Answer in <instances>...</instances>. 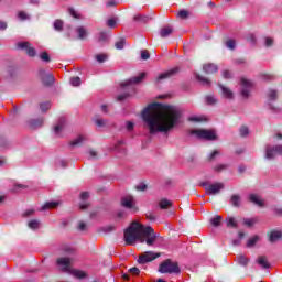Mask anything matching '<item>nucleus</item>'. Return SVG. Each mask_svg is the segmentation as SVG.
Segmentation results:
<instances>
[{
  "label": "nucleus",
  "mask_w": 282,
  "mask_h": 282,
  "mask_svg": "<svg viewBox=\"0 0 282 282\" xmlns=\"http://www.w3.org/2000/svg\"><path fill=\"white\" fill-rule=\"evenodd\" d=\"M145 129L151 135L169 133L182 120V110L175 106L151 104L141 113Z\"/></svg>",
  "instance_id": "1"
},
{
  "label": "nucleus",
  "mask_w": 282,
  "mask_h": 282,
  "mask_svg": "<svg viewBox=\"0 0 282 282\" xmlns=\"http://www.w3.org/2000/svg\"><path fill=\"white\" fill-rule=\"evenodd\" d=\"M158 239V234L153 232V227L144 226L140 223H132L124 230V241L126 246H133L135 241L140 243H147V246H153Z\"/></svg>",
  "instance_id": "2"
},
{
  "label": "nucleus",
  "mask_w": 282,
  "mask_h": 282,
  "mask_svg": "<svg viewBox=\"0 0 282 282\" xmlns=\"http://www.w3.org/2000/svg\"><path fill=\"white\" fill-rule=\"evenodd\" d=\"M159 272L161 274H180V265L171 260H165L159 265Z\"/></svg>",
  "instance_id": "3"
},
{
  "label": "nucleus",
  "mask_w": 282,
  "mask_h": 282,
  "mask_svg": "<svg viewBox=\"0 0 282 282\" xmlns=\"http://www.w3.org/2000/svg\"><path fill=\"white\" fill-rule=\"evenodd\" d=\"M147 77V73H140L135 77H131L130 79L124 80L121 83L122 89H128V91H133V85H138V83H142Z\"/></svg>",
  "instance_id": "4"
},
{
  "label": "nucleus",
  "mask_w": 282,
  "mask_h": 282,
  "mask_svg": "<svg viewBox=\"0 0 282 282\" xmlns=\"http://www.w3.org/2000/svg\"><path fill=\"white\" fill-rule=\"evenodd\" d=\"M193 135H197L199 140H217V132L215 130L196 129L192 130Z\"/></svg>",
  "instance_id": "5"
},
{
  "label": "nucleus",
  "mask_w": 282,
  "mask_h": 282,
  "mask_svg": "<svg viewBox=\"0 0 282 282\" xmlns=\"http://www.w3.org/2000/svg\"><path fill=\"white\" fill-rule=\"evenodd\" d=\"M160 252L145 251L139 256L138 263L144 265L145 263H151V261H155V259L160 258Z\"/></svg>",
  "instance_id": "6"
},
{
  "label": "nucleus",
  "mask_w": 282,
  "mask_h": 282,
  "mask_svg": "<svg viewBox=\"0 0 282 282\" xmlns=\"http://www.w3.org/2000/svg\"><path fill=\"white\" fill-rule=\"evenodd\" d=\"M56 265L61 272H66L69 274L72 272V258L62 257L56 260Z\"/></svg>",
  "instance_id": "7"
},
{
  "label": "nucleus",
  "mask_w": 282,
  "mask_h": 282,
  "mask_svg": "<svg viewBox=\"0 0 282 282\" xmlns=\"http://www.w3.org/2000/svg\"><path fill=\"white\" fill-rule=\"evenodd\" d=\"M278 155H282V144L271 147L267 145L265 147V159L267 160H274Z\"/></svg>",
  "instance_id": "8"
},
{
  "label": "nucleus",
  "mask_w": 282,
  "mask_h": 282,
  "mask_svg": "<svg viewBox=\"0 0 282 282\" xmlns=\"http://www.w3.org/2000/svg\"><path fill=\"white\" fill-rule=\"evenodd\" d=\"M121 206L133 213H138V206H135V199L133 196H124L121 198Z\"/></svg>",
  "instance_id": "9"
},
{
  "label": "nucleus",
  "mask_w": 282,
  "mask_h": 282,
  "mask_svg": "<svg viewBox=\"0 0 282 282\" xmlns=\"http://www.w3.org/2000/svg\"><path fill=\"white\" fill-rule=\"evenodd\" d=\"M241 96L242 98H250V94L252 91L253 84L250 79L242 78L241 79Z\"/></svg>",
  "instance_id": "10"
},
{
  "label": "nucleus",
  "mask_w": 282,
  "mask_h": 282,
  "mask_svg": "<svg viewBox=\"0 0 282 282\" xmlns=\"http://www.w3.org/2000/svg\"><path fill=\"white\" fill-rule=\"evenodd\" d=\"M207 195H217L224 191V183H214L205 187Z\"/></svg>",
  "instance_id": "11"
},
{
  "label": "nucleus",
  "mask_w": 282,
  "mask_h": 282,
  "mask_svg": "<svg viewBox=\"0 0 282 282\" xmlns=\"http://www.w3.org/2000/svg\"><path fill=\"white\" fill-rule=\"evenodd\" d=\"M268 239L270 243H276V241H282V230L272 229L268 232Z\"/></svg>",
  "instance_id": "12"
},
{
  "label": "nucleus",
  "mask_w": 282,
  "mask_h": 282,
  "mask_svg": "<svg viewBox=\"0 0 282 282\" xmlns=\"http://www.w3.org/2000/svg\"><path fill=\"white\" fill-rule=\"evenodd\" d=\"M17 46L19 47V50H25L28 56H31V57L36 56V50L32 47V44H30V42H20L17 44Z\"/></svg>",
  "instance_id": "13"
},
{
  "label": "nucleus",
  "mask_w": 282,
  "mask_h": 282,
  "mask_svg": "<svg viewBox=\"0 0 282 282\" xmlns=\"http://www.w3.org/2000/svg\"><path fill=\"white\" fill-rule=\"evenodd\" d=\"M177 72H180V69L177 68H172L170 70H166L164 73H161L158 77H156V83H162V80H166V78H173V76H175V74H177Z\"/></svg>",
  "instance_id": "14"
},
{
  "label": "nucleus",
  "mask_w": 282,
  "mask_h": 282,
  "mask_svg": "<svg viewBox=\"0 0 282 282\" xmlns=\"http://www.w3.org/2000/svg\"><path fill=\"white\" fill-rule=\"evenodd\" d=\"M75 32L77 34V39H79V41H85V39H87V36H89V32L87 31L86 26L79 25L75 29Z\"/></svg>",
  "instance_id": "15"
},
{
  "label": "nucleus",
  "mask_w": 282,
  "mask_h": 282,
  "mask_svg": "<svg viewBox=\"0 0 282 282\" xmlns=\"http://www.w3.org/2000/svg\"><path fill=\"white\" fill-rule=\"evenodd\" d=\"M40 76H41L44 85H47V86L54 85V75H52L50 73L45 75V70L42 69V70H40Z\"/></svg>",
  "instance_id": "16"
},
{
  "label": "nucleus",
  "mask_w": 282,
  "mask_h": 282,
  "mask_svg": "<svg viewBox=\"0 0 282 282\" xmlns=\"http://www.w3.org/2000/svg\"><path fill=\"white\" fill-rule=\"evenodd\" d=\"M54 134L61 138V133L65 131V119H59L58 123L54 126Z\"/></svg>",
  "instance_id": "17"
},
{
  "label": "nucleus",
  "mask_w": 282,
  "mask_h": 282,
  "mask_svg": "<svg viewBox=\"0 0 282 282\" xmlns=\"http://www.w3.org/2000/svg\"><path fill=\"white\" fill-rule=\"evenodd\" d=\"M205 74H217L219 72V67L216 64H205L203 66Z\"/></svg>",
  "instance_id": "18"
},
{
  "label": "nucleus",
  "mask_w": 282,
  "mask_h": 282,
  "mask_svg": "<svg viewBox=\"0 0 282 282\" xmlns=\"http://www.w3.org/2000/svg\"><path fill=\"white\" fill-rule=\"evenodd\" d=\"M68 274H72L75 279H87V272L78 269H70Z\"/></svg>",
  "instance_id": "19"
},
{
  "label": "nucleus",
  "mask_w": 282,
  "mask_h": 282,
  "mask_svg": "<svg viewBox=\"0 0 282 282\" xmlns=\"http://www.w3.org/2000/svg\"><path fill=\"white\" fill-rule=\"evenodd\" d=\"M93 121L95 122L96 127L102 129V127H107L108 121L107 119L101 118L100 116H95Z\"/></svg>",
  "instance_id": "20"
},
{
  "label": "nucleus",
  "mask_w": 282,
  "mask_h": 282,
  "mask_svg": "<svg viewBox=\"0 0 282 282\" xmlns=\"http://www.w3.org/2000/svg\"><path fill=\"white\" fill-rule=\"evenodd\" d=\"M43 118H39V119H31L29 121V127H31V129H40V127H43Z\"/></svg>",
  "instance_id": "21"
},
{
  "label": "nucleus",
  "mask_w": 282,
  "mask_h": 282,
  "mask_svg": "<svg viewBox=\"0 0 282 282\" xmlns=\"http://www.w3.org/2000/svg\"><path fill=\"white\" fill-rule=\"evenodd\" d=\"M171 34H173V26H164L160 30L161 39H166L167 36H171Z\"/></svg>",
  "instance_id": "22"
},
{
  "label": "nucleus",
  "mask_w": 282,
  "mask_h": 282,
  "mask_svg": "<svg viewBox=\"0 0 282 282\" xmlns=\"http://www.w3.org/2000/svg\"><path fill=\"white\" fill-rule=\"evenodd\" d=\"M250 202H252V204H256V206H259L260 208H262L263 206V200L261 199V197L257 194H251L249 196Z\"/></svg>",
  "instance_id": "23"
},
{
  "label": "nucleus",
  "mask_w": 282,
  "mask_h": 282,
  "mask_svg": "<svg viewBox=\"0 0 282 282\" xmlns=\"http://www.w3.org/2000/svg\"><path fill=\"white\" fill-rule=\"evenodd\" d=\"M59 206H61V202H47L41 207V210H47L50 208H58Z\"/></svg>",
  "instance_id": "24"
},
{
  "label": "nucleus",
  "mask_w": 282,
  "mask_h": 282,
  "mask_svg": "<svg viewBox=\"0 0 282 282\" xmlns=\"http://www.w3.org/2000/svg\"><path fill=\"white\" fill-rule=\"evenodd\" d=\"M28 227L31 230H39L41 228V221L39 219H32L28 223Z\"/></svg>",
  "instance_id": "25"
},
{
  "label": "nucleus",
  "mask_w": 282,
  "mask_h": 282,
  "mask_svg": "<svg viewBox=\"0 0 282 282\" xmlns=\"http://www.w3.org/2000/svg\"><path fill=\"white\" fill-rule=\"evenodd\" d=\"M85 137L79 135L76 139H74L73 141H70V147H80L83 144V142H85Z\"/></svg>",
  "instance_id": "26"
},
{
  "label": "nucleus",
  "mask_w": 282,
  "mask_h": 282,
  "mask_svg": "<svg viewBox=\"0 0 282 282\" xmlns=\"http://www.w3.org/2000/svg\"><path fill=\"white\" fill-rule=\"evenodd\" d=\"M220 89L225 98H229V99L232 98L234 94L231 93L230 88H227L226 86L220 85Z\"/></svg>",
  "instance_id": "27"
},
{
  "label": "nucleus",
  "mask_w": 282,
  "mask_h": 282,
  "mask_svg": "<svg viewBox=\"0 0 282 282\" xmlns=\"http://www.w3.org/2000/svg\"><path fill=\"white\" fill-rule=\"evenodd\" d=\"M124 45H127V40H124V37H120V39L115 43L116 50H124Z\"/></svg>",
  "instance_id": "28"
},
{
  "label": "nucleus",
  "mask_w": 282,
  "mask_h": 282,
  "mask_svg": "<svg viewBox=\"0 0 282 282\" xmlns=\"http://www.w3.org/2000/svg\"><path fill=\"white\" fill-rule=\"evenodd\" d=\"M258 263H259V265H261V268H264V269L270 268V263L268 262V258H265L263 256L258 259Z\"/></svg>",
  "instance_id": "29"
},
{
  "label": "nucleus",
  "mask_w": 282,
  "mask_h": 282,
  "mask_svg": "<svg viewBox=\"0 0 282 282\" xmlns=\"http://www.w3.org/2000/svg\"><path fill=\"white\" fill-rule=\"evenodd\" d=\"M171 206H173V203L166 198L161 199L160 202V208L162 209H166V208H171Z\"/></svg>",
  "instance_id": "30"
},
{
  "label": "nucleus",
  "mask_w": 282,
  "mask_h": 282,
  "mask_svg": "<svg viewBox=\"0 0 282 282\" xmlns=\"http://www.w3.org/2000/svg\"><path fill=\"white\" fill-rule=\"evenodd\" d=\"M259 236H253L248 239L247 241V248H252V246L257 245L259 242Z\"/></svg>",
  "instance_id": "31"
},
{
  "label": "nucleus",
  "mask_w": 282,
  "mask_h": 282,
  "mask_svg": "<svg viewBox=\"0 0 282 282\" xmlns=\"http://www.w3.org/2000/svg\"><path fill=\"white\" fill-rule=\"evenodd\" d=\"M227 228H237V220L232 217L226 218Z\"/></svg>",
  "instance_id": "32"
},
{
  "label": "nucleus",
  "mask_w": 282,
  "mask_h": 282,
  "mask_svg": "<svg viewBox=\"0 0 282 282\" xmlns=\"http://www.w3.org/2000/svg\"><path fill=\"white\" fill-rule=\"evenodd\" d=\"M243 224L247 226V228H252V226L257 224V218H245Z\"/></svg>",
  "instance_id": "33"
},
{
  "label": "nucleus",
  "mask_w": 282,
  "mask_h": 282,
  "mask_svg": "<svg viewBox=\"0 0 282 282\" xmlns=\"http://www.w3.org/2000/svg\"><path fill=\"white\" fill-rule=\"evenodd\" d=\"M53 28L57 32H63V22H62V20H55L54 23H53Z\"/></svg>",
  "instance_id": "34"
},
{
  "label": "nucleus",
  "mask_w": 282,
  "mask_h": 282,
  "mask_svg": "<svg viewBox=\"0 0 282 282\" xmlns=\"http://www.w3.org/2000/svg\"><path fill=\"white\" fill-rule=\"evenodd\" d=\"M231 205L236 207L241 206V198L239 197V195L231 196Z\"/></svg>",
  "instance_id": "35"
},
{
  "label": "nucleus",
  "mask_w": 282,
  "mask_h": 282,
  "mask_svg": "<svg viewBox=\"0 0 282 282\" xmlns=\"http://www.w3.org/2000/svg\"><path fill=\"white\" fill-rule=\"evenodd\" d=\"M189 122H204L206 118L204 116H192L188 118Z\"/></svg>",
  "instance_id": "36"
},
{
  "label": "nucleus",
  "mask_w": 282,
  "mask_h": 282,
  "mask_svg": "<svg viewBox=\"0 0 282 282\" xmlns=\"http://www.w3.org/2000/svg\"><path fill=\"white\" fill-rule=\"evenodd\" d=\"M95 58H96L97 63H105V61H107L108 56H107V54L101 53V54H97L95 56Z\"/></svg>",
  "instance_id": "37"
},
{
  "label": "nucleus",
  "mask_w": 282,
  "mask_h": 282,
  "mask_svg": "<svg viewBox=\"0 0 282 282\" xmlns=\"http://www.w3.org/2000/svg\"><path fill=\"white\" fill-rule=\"evenodd\" d=\"M197 80H199V83H202V85L205 86H209L210 85V80H208V78L206 77H202V75H196Z\"/></svg>",
  "instance_id": "38"
},
{
  "label": "nucleus",
  "mask_w": 282,
  "mask_h": 282,
  "mask_svg": "<svg viewBox=\"0 0 282 282\" xmlns=\"http://www.w3.org/2000/svg\"><path fill=\"white\" fill-rule=\"evenodd\" d=\"M226 169H228L227 164H218L214 166L215 173H221V171H226Z\"/></svg>",
  "instance_id": "39"
},
{
  "label": "nucleus",
  "mask_w": 282,
  "mask_h": 282,
  "mask_svg": "<svg viewBox=\"0 0 282 282\" xmlns=\"http://www.w3.org/2000/svg\"><path fill=\"white\" fill-rule=\"evenodd\" d=\"M210 224L212 226H215V227L219 226V224H221V216H216L212 218Z\"/></svg>",
  "instance_id": "40"
},
{
  "label": "nucleus",
  "mask_w": 282,
  "mask_h": 282,
  "mask_svg": "<svg viewBox=\"0 0 282 282\" xmlns=\"http://www.w3.org/2000/svg\"><path fill=\"white\" fill-rule=\"evenodd\" d=\"M18 19H20V21H28V19H30V15L24 11H20L18 13Z\"/></svg>",
  "instance_id": "41"
},
{
  "label": "nucleus",
  "mask_w": 282,
  "mask_h": 282,
  "mask_svg": "<svg viewBox=\"0 0 282 282\" xmlns=\"http://www.w3.org/2000/svg\"><path fill=\"white\" fill-rule=\"evenodd\" d=\"M70 85H73V87H80V77H72Z\"/></svg>",
  "instance_id": "42"
},
{
  "label": "nucleus",
  "mask_w": 282,
  "mask_h": 282,
  "mask_svg": "<svg viewBox=\"0 0 282 282\" xmlns=\"http://www.w3.org/2000/svg\"><path fill=\"white\" fill-rule=\"evenodd\" d=\"M249 133H250V130L248 129V127L242 126L240 128V135H241V138H246Z\"/></svg>",
  "instance_id": "43"
},
{
  "label": "nucleus",
  "mask_w": 282,
  "mask_h": 282,
  "mask_svg": "<svg viewBox=\"0 0 282 282\" xmlns=\"http://www.w3.org/2000/svg\"><path fill=\"white\" fill-rule=\"evenodd\" d=\"M248 258H246V256H240L239 258H238V263L240 264V265H248Z\"/></svg>",
  "instance_id": "44"
},
{
  "label": "nucleus",
  "mask_w": 282,
  "mask_h": 282,
  "mask_svg": "<svg viewBox=\"0 0 282 282\" xmlns=\"http://www.w3.org/2000/svg\"><path fill=\"white\" fill-rule=\"evenodd\" d=\"M188 11L187 10H181L178 13H177V17L178 19H188Z\"/></svg>",
  "instance_id": "45"
},
{
  "label": "nucleus",
  "mask_w": 282,
  "mask_h": 282,
  "mask_svg": "<svg viewBox=\"0 0 282 282\" xmlns=\"http://www.w3.org/2000/svg\"><path fill=\"white\" fill-rule=\"evenodd\" d=\"M50 107H52L50 102H44L40 105V109L43 113H45L50 109Z\"/></svg>",
  "instance_id": "46"
},
{
  "label": "nucleus",
  "mask_w": 282,
  "mask_h": 282,
  "mask_svg": "<svg viewBox=\"0 0 282 282\" xmlns=\"http://www.w3.org/2000/svg\"><path fill=\"white\" fill-rule=\"evenodd\" d=\"M265 47H272L274 45V40L272 37H264Z\"/></svg>",
  "instance_id": "47"
},
{
  "label": "nucleus",
  "mask_w": 282,
  "mask_h": 282,
  "mask_svg": "<svg viewBox=\"0 0 282 282\" xmlns=\"http://www.w3.org/2000/svg\"><path fill=\"white\" fill-rule=\"evenodd\" d=\"M40 58L41 61H44V63H50V54H47V52L40 54Z\"/></svg>",
  "instance_id": "48"
},
{
  "label": "nucleus",
  "mask_w": 282,
  "mask_h": 282,
  "mask_svg": "<svg viewBox=\"0 0 282 282\" xmlns=\"http://www.w3.org/2000/svg\"><path fill=\"white\" fill-rule=\"evenodd\" d=\"M226 47H228V50H235V47H236V42H235V40H228V41L226 42Z\"/></svg>",
  "instance_id": "49"
},
{
  "label": "nucleus",
  "mask_w": 282,
  "mask_h": 282,
  "mask_svg": "<svg viewBox=\"0 0 282 282\" xmlns=\"http://www.w3.org/2000/svg\"><path fill=\"white\" fill-rule=\"evenodd\" d=\"M88 158L89 160H96V158H98V152H96V150H89Z\"/></svg>",
  "instance_id": "50"
},
{
  "label": "nucleus",
  "mask_w": 282,
  "mask_h": 282,
  "mask_svg": "<svg viewBox=\"0 0 282 282\" xmlns=\"http://www.w3.org/2000/svg\"><path fill=\"white\" fill-rule=\"evenodd\" d=\"M141 58H142V61H149V58H151L149 51H147V50L141 51Z\"/></svg>",
  "instance_id": "51"
},
{
  "label": "nucleus",
  "mask_w": 282,
  "mask_h": 282,
  "mask_svg": "<svg viewBox=\"0 0 282 282\" xmlns=\"http://www.w3.org/2000/svg\"><path fill=\"white\" fill-rule=\"evenodd\" d=\"M269 100H274L276 98V90L270 89L268 93Z\"/></svg>",
  "instance_id": "52"
},
{
  "label": "nucleus",
  "mask_w": 282,
  "mask_h": 282,
  "mask_svg": "<svg viewBox=\"0 0 282 282\" xmlns=\"http://www.w3.org/2000/svg\"><path fill=\"white\" fill-rule=\"evenodd\" d=\"M206 102L207 105H215V102H217V99L215 98V96H207Z\"/></svg>",
  "instance_id": "53"
},
{
  "label": "nucleus",
  "mask_w": 282,
  "mask_h": 282,
  "mask_svg": "<svg viewBox=\"0 0 282 282\" xmlns=\"http://www.w3.org/2000/svg\"><path fill=\"white\" fill-rule=\"evenodd\" d=\"M104 232H113L116 230V227L113 225H108L102 228Z\"/></svg>",
  "instance_id": "54"
},
{
  "label": "nucleus",
  "mask_w": 282,
  "mask_h": 282,
  "mask_svg": "<svg viewBox=\"0 0 282 282\" xmlns=\"http://www.w3.org/2000/svg\"><path fill=\"white\" fill-rule=\"evenodd\" d=\"M129 273L132 274V276H138V274H140V269L133 267L129 269Z\"/></svg>",
  "instance_id": "55"
},
{
  "label": "nucleus",
  "mask_w": 282,
  "mask_h": 282,
  "mask_svg": "<svg viewBox=\"0 0 282 282\" xmlns=\"http://www.w3.org/2000/svg\"><path fill=\"white\" fill-rule=\"evenodd\" d=\"M116 6H118V2L116 0H108L106 2V8H113Z\"/></svg>",
  "instance_id": "56"
},
{
  "label": "nucleus",
  "mask_w": 282,
  "mask_h": 282,
  "mask_svg": "<svg viewBox=\"0 0 282 282\" xmlns=\"http://www.w3.org/2000/svg\"><path fill=\"white\" fill-rule=\"evenodd\" d=\"M134 127H135V123L131 121L126 122V129H128V131H133Z\"/></svg>",
  "instance_id": "57"
},
{
  "label": "nucleus",
  "mask_w": 282,
  "mask_h": 282,
  "mask_svg": "<svg viewBox=\"0 0 282 282\" xmlns=\"http://www.w3.org/2000/svg\"><path fill=\"white\" fill-rule=\"evenodd\" d=\"M127 98H129V94H122L117 96V100L119 102H122V100H127Z\"/></svg>",
  "instance_id": "58"
},
{
  "label": "nucleus",
  "mask_w": 282,
  "mask_h": 282,
  "mask_svg": "<svg viewBox=\"0 0 282 282\" xmlns=\"http://www.w3.org/2000/svg\"><path fill=\"white\" fill-rule=\"evenodd\" d=\"M116 23H117V21H116V19H109L108 21H107V25H108V28H116Z\"/></svg>",
  "instance_id": "59"
},
{
  "label": "nucleus",
  "mask_w": 282,
  "mask_h": 282,
  "mask_svg": "<svg viewBox=\"0 0 282 282\" xmlns=\"http://www.w3.org/2000/svg\"><path fill=\"white\" fill-rule=\"evenodd\" d=\"M217 155H219V152L217 150H214L209 155H208V160H214L215 158H217Z\"/></svg>",
  "instance_id": "60"
},
{
  "label": "nucleus",
  "mask_w": 282,
  "mask_h": 282,
  "mask_svg": "<svg viewBox=\"0 0 282 282\" xmlns=\"http://www.w3.org/2000/svg\"><path fill=\"white\" fill-rule=\"evenodd\" d=\"M98 41L99 42L107 41V33H105V32L99 33Z\"/></svg>",
  "instance_id": "61"
},
{
  "label": "nucleus",
  "mask_w": 282,
  "mask_h": 282,
  "mask_svg": "<svg viewBox=\"0 0 282 282\" xmlns=\"http://www.w3.org/2000/svg\"><path fill=\"white\" fill-rule=\"evenodd\" d=\"M80 199H82L83 202H85V199H89V193H88V192H83V193L80 194Z\"/></svg>",
  "instance_id": "62"
},
{
  "label": "nucleus",
  "mask_w": 282,
  "mask_h": 282,
  "mask_svg": "<svg viewBox=\"0 0 282 282\" xmlns=\"http://www.w3.org/2000/svg\"><path fill=\"white\" fill-rule=\"evenodd\" d=\"M68 12H69L70 17H74V19H78V13L76 12V10L70 8V9H68Z\"/></svg>",
  "instance_id": "63"
},
{
  "label": "nucleus",
  "mask_w": 282,
  "mask_h": 282,
  "mask_svg": "<svg viewBox=\"0 0 282 282\" xmlns=\"http://www.w3.org/2000/svg\"><path fill=\"white\" fill-rule=\"evenodd\" d=\"M137 191H147V184L140 183L139 185H137Z\"/></svg>",
  "instance_id": "64"
}]
</instances>
